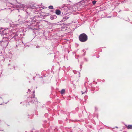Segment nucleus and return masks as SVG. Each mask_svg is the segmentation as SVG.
I'll return each mask as SVG.
<instances>
[{
	"label": "nucleus",
	"instance_id": "obj_1",
	"mask_svg": "<svg viewBox=\"0 0 132 132\" xmlns=\"http://www.w3.org/2000/svg\"><path fill=\"white\" fill-rule=\"evenodd\" d=\"M79 38L81 42H84L86 41L87 39V36L84 34H82L80 35Z\"/></svg>",
	"mask_w": 132,
	"mask_h": 132
},
{
	"label": "nucleus",
	"instance_id": "obj_2",
	"mask_svg": "<svg viewBox=\"0 0 132 132\" xmlns=\"http://www.w3.org/2000/svg\"><path fill=\"white\" fill-rule=\"evenodd\" d=\"M126 127L128 129H132V125H129L128 126L126 125Z\"/></svg>",
	"mask_w": 132,
	"mask_h": 132
},
{
	"label": "nucleus",
	"instance_id": "obj_3",
	"mask_svg": "<svg viewBox=\"0 0 132 132\" xmlns=\"http://www.w3.org/2000/svg\"><path fill=\"white\" fill-rule=\"evenodd\" d=\"M55 13L56 14L59 15L61 14V11L59 10H57L55 12Z\"/></svg>",
	"mask_w": 132,
	"mask_h": 132
},
{
	"label": "nucleus",
	"instance_id": "obj_4",
	"mask_svg": "<svg viewBox=\"0 0 132 132\" xmlns=\"http://www.w3.org/2000/svg\"><path fill=\"white\" fill-rule=\"evenodd\" d=\"M56 18V15H52L50 17V19L52 20Z\"/></svg>",
	"mask_w": 132,
	"mask_h": 132
},
{
	"label": "nucleus",
	"instance_id": "obj_5",
	"mask_svg": "<svg viewBox=\"0 0 132 132\" xmlns=\"http://www.w3.org/2000/svg\"><path fill=\"white\" fill-rule=\"evenodd\" d=\"M65 90L64 89H62L61 91V93L62 94H63L65 93Z\"/></svg>",
	"mask_w": 132,
	"mask_h": 132
},
{
	"label": "nucleus",
	"instance_id": "obj_6",
	"mask_svg": "<svg viewBox=\"0 0 132 132\" xmlns=\"http://www.w3.org/2000/svg\"><path fill=\"white\" fill-rule=\"evenodd\" d=\"M48 8L50 9H53V7L52 6H49Z\"/></svg>",
	"mask_w": 132,
	"mask_h": 132
},
{
	"label": "nucleus",
	"instance_id": "obj_7",
	"mask_svg": "<svg viewBox=\"0 0 132 132\" xmlns=\"http://www.w3.org/2000/svg\"><path fill=\"white\" fill-rule=\"evenodd\" d=\"M96 1H94L92 2L93 4H96Z\"/></svg>",
	"mask_w": 132,
	"mask_h": 132
},
{
	"label": "nucleus",
	"instance_id": "obj_8",
	"mask_svg": "<svg viewBox=\"0 0 132 132\" xmlns=\"http://www.w3.org/2000/svg\"><path fill=\"white\" fill-rule=\"evenodd\" d=\"M82 94H84V92L82 91Z\"/></svg>",
	"mask_w": 132,
	"mask_h": 132
}]
</instances>
